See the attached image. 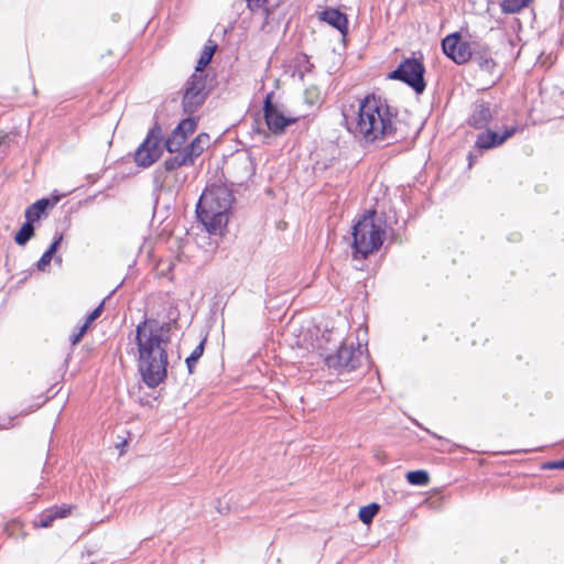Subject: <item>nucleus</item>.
Returning a JSON list of instances; mask_svg holds the SVG:
<instances>
[{"label":"nucleus","instance_id":"obj_1","mask_svg":"<svg viewBox=\"0 0 564 564\" xmlns=\"http://www.w3.org/2000/svg\"><path fill=\"white\" fill-rule=\"evenodd\" d=\"M170 338V323L145 318L137 325L138 369L149 388L158 387L166 378V346Z\"/></svg>","mask_w":564,"mask_h":564},{"label":"nucleus","instance_id":"obj_2","mask_svg":"<svg viewBox=\"0 0 564 564\" xmlns=\"http://www.w3.org/2000/svg\"><path fill=\"white\" fill-rule=\"evenodd\" d=\"M344 118L347 129L366 144L395 137L397 111L381 97L366 96L354 116L344 112Z\"/></svg>","mask_w":564,"mask_h":564},{"label":"nucleus","instance_id":"obj_3","mask_svg":"<svg viewBox=\"0 0 564 564\" xmlns=\"http://www.w3.org/2000/svg\"><path fill=\"white\" fill-rule=\"evenodd\" d=\"M234 202L232 193L225 185H210L202 193L196 215L210 235H221L228 223Z\"/></svg>","mask_w":564,"mask_h":564},{"label":"nucleus","instance_id":"obj_4","mask_svg":"<svg viewBox=\"0 0 564 564\" xmlns=\"http://www.w3.org/2000/svg\"><path fill=\"white\" fill-rule=\"evenodd\" d=\"M375 212H368L352 228L354 257L362 259L379 250L383 243L384 230L375 223Z\"/></svg>","mask_w":564,"mask_h":564},{"label":"nucleus","instance_id":"obj_5","mask_svg":"<svg viewBox=\"0 0 564 564\" xmlns=\"http://www.w3.org/2000/svg\"><path fill=\"white\" fill-rule=\"evenodd\" d=\"M425 67L416 58H406L389 74V78L408 84L416 94H422L426 87L424 80Z\"/></svg>","mask_w":564,"mask_h":564},{"label":"nucleus","instance_id":"obj_6","mask_svg":"<svg viewBox=\"0 0 564 564\" xmlns=\"http://www.w3.org/2000/svg\"><path fill=\"white\" fill-rule=\"evenodd\" d=\"M207 76L204 73H194L185 83L183 94V111L187 115L196 112L204 104L208 91L206 89Z\"/></svg>","mask_w":564,"mask_h":564},{"label":"nucleus","instance_id":"obj_7","mask_svg":"<svg viewBox=\"0 0 564 564\" xmlns=\"http://www.w3.org/2000/svg\"><path fill=\"white\" fill-rule=\"evenodd\" d=\"M364 359L361 344L357 343H343L335 354L327 355L325 361L329 368L338 371H351L357 369Z\"/></svg>","mask_w":564,"mask_h":564},{"label":"nucleus","instance_id":"obj_8","mask_svg":"<svg viewBox=\"0 0 564 564\" xmlns=\"http://www.w3.org/2000/svg\"><path fill=\"white\" fill-rule=\"evenodd\" d=\"M161 140L162 129L155 123L135 151L134 161L139 166L149 167L161 156Z\"/></svg>","mask_w":564,"mask_h":564},{"label":"nucleus","instance_id":"obj_9","mask_svg":"<svg viewBox=\"0 0 564 564\" xmlns=\"http://www.w3.org/2000/svg\"><path fill=\"white\" fill-rule=\"evenodd\" d=\"M442 48L444 54L456 64H464L471 57L469 44L460 40L459 33L447 35L442 41Z\"/></svg>","mask_w":564,"mask_h":564},{"label":"nucleus","instance_id":"obj_10","mask_svg":"<svg viewBox=\"0 0 564 564\" xmlns=\"http://www.w3.org/2000/svg\"><path fill=\"white\" fill-rule=\"evenodd\" d=\"M263 112L267 126L273 133L283 132L288 126L296 121V118H288L279 111L271 101V94L267 95L264 99Z\"/></svg>","mask_w":564,"mask_h":564},{"label":"nucleus","instance_id":"obj_11","mask_svg":"<svg viewBox=\"0 0 564 564\" xmlns=\"http://www.w3.org/2000/svg\"><path fill=\"white\" fill-rule=\"evenodd\" d=\"M196 129V120L194 118L183 119L172 131L165 141V148L170 153L177 152L185 143L187 137Z\"/></svg>","mask_w":564,"mask_h":564},{"label":"nucleus","instance_id":"obj_12","mask_svg":"<svg viewBox=\"0 0 564 564\" xmlns=\"http://www.w3.org/2000/svg\"><path fill=\"white\" fill-rule=\"evenodd\" d=\"M519 128L517 126H511L506 128L502 133H497L491 130H486L478 134L476 140V147L480 150H489L505 143L509 138H511Z\"/></svg>","mask_w":564,"mask_h":564},{"label":"nucleus","instance_id":"obj_13","mask_svg":"<svg viewBox=\"0 0 564 564\" xmlns=\"http://www.w3.org/2000/svg\"><path fill=\"white\" fill-rule=\"evenodd\" d=\"M492 119V111L489 104L484 100H477L473 104L471 113L467 123L475 129L486 128Z\"/></svg>","mask_w":564,"mask_h":564},{"label":"nucleus","instance_id":"obj_14","mask_svg":"<svg viewBox=\"0 0 564 564\" xmlns=\"http://www.w3.org/2000/svg\"><path fill=\"white\" fill-rule=\"evenodd\" d=\"M318 20L328 23L336 30L340 32L343 36H346L348 33V19L345 13H341L339 10L334 8L325 9L321 12H317Z\"/></svg>","mask_w":564,"mask_h":564},{"label":"nucleus","instance_id":"obj_15","mask_svg":"<svg viewBox=\"0 0 564 564\" xmlns=\"http://www.w3.org/2000/svg\"><path fill=\"white\" fill-rule=\"evenodd\" d=\"M70 507H52L45 511H43L39 519L35 522V525L39 528H48L53 524L55 519H62L69 514Z\"/></svg>","mask_w":564,"mask_h":564},{"label":"nucleus","instance_id":"obj_16","mask_svg":"<svg viewBox=\"0 0 564 564\" xmlns=\"http://www.w3.org/2000/svg\"><path fill=\"white\" fill-rule=\"evenodd\" d=\"M208 142V134L200 133L188 145H186L183 149L186 156L189 155L192 164H194L195 159L198 158L204 152V149L207 147Z\"/></svg>","mask_w":564,"mask_h":564},{"label":"nucleus","instance_id":"obj_17","mask_svg":"<svg viewBox=\"0 0 564 564\" xmlns=\"http://www.w3.org/2000/svg\"><path fill=\"white\" fill-rule=\"evenodd\" d=\"M51 205L50 199L42 198L30 205L24 213L26 220L34 223L39 220Z\"/></svg>","mask_w":564,"mask_h":564},{"label":"nucleus","instance_id":"obj_18","mask_svg":"<svg viewBox=\"0 0 564 564\" xmlns=\"http://www.w3.org/2000/svg\"><path fill=\"white\" fill-rule=\"evenodd\" d=\"M174 153L175 154L173 156L164 161V166L166 171H173L181 166L193 165L189 160V155L186 156L183 149Z\"/></svg>","mask_w":564,"mask_h":564},{"label":"nucleus","instance_id":"obj_19","mask_svg":"<svg viewBox=\"0 0 564 564\" xmlns=\"http://www.w3.org/2000/svg\"><path fill=\"white\" fill-rule=\"evenodd\" d=\"M34 235L33 223L26 220L14 236V241L19 246H24Z\"/></svg>","mask_w":564,"mask_h":564},{"label":"nucleus","instance_id":"obj_20","mask_svg":"<svg viewBox=\"0 0 564 564\" xmlns=\"http://www.w3.org/2000/svg\"><path fill=\"white\" fill-rule=\"evenodd\" d=\"M531 0H502L501 11L507 14L520 12L523 8L528 7Z\"/></svg>","mask_w":564,"mask_h":564},{"label":"nucleus","instance_id":"obj_21","mask_svg":"<svg viewBox=\"0 0 564 564\" xmlns=\"http://www.w3.org/2000/svg\"><path fill=\"white\" fill-rule=\"evenodd\" d=\"M406 480L414 486H426L430 481V476L425 470H413L406 474Z\"/></svg>","mask_w":564,"mask_h":564},{"label":"nucleus","instance_id":"obj_22","mask_svg":"<svg viewBox=\"0 0 564 564\" xmlns=\"http://www.w3.org/2000/svg\"><path fill=\"white\" fill-rule=\"evenodd\" d=\"M204 348H205V339L202 340L195 348L194 350L191 352V355L186 358L185 362H186V366H187V369H188V372L192 373L194 371V368L197 364V361L199 360V358L203 356L204 354Z\"/></svg>","mask_w":564,"mask_h":564},{"label":"nucleus","instance_id":"obj_23","mask_svg":"<svg viewBox=\"0 0 564 564\" xmlns=\"http://www.w3.org/2000/svg\"><path fill=\"white\" fill-rule=\"evenodd\" d=\"M378 511L379 506L377 503H370L368 506L361 507L359 510V519L362 523L369 524Z\"/></svg>","mask_w":564,"mask_h":564},{"label":"nucleus","instance_id":"obj_24","mask_svg":"<svg viewBox=\"0 0 564 564\" xmlns=\"http://www.w3.org/2000/svg\"><path fill=\"white\" fill-rule=\"evenodd\" d=\"M216 46H205L197 62L196 72L197 74L203 73V69L210 63Z\"/></svg>","mask_w":564,"mask_h":564},{"label":"nucleus","instance_id":"obj_25","mask_svg":"<svg viewBox=\"0 0 564 564\" xmlns=\"http://www.w3.org/2000/svg\"><path fill=\"white\" fill-rule=\"evenodd\" d=\"M476 61H477L478 66L482 70H485L489 74L494 73V70L496 68V63L490 56L481 55V56L476 57Z\"/></svg>","mask_w":564,"mask_h":564},{"label":"nucleus","instance_id":"obj_26","mask_svg":"<svg viewBox=\"0 0 564 564\" xmlns=\"http://www.w3.org/2000/svg\"><path fill=\"white\" fill-rule=\"evenodd\" d=\"M53 257H54L53 253L45 251L36 263L37 270L44 272L46 270V268L48 267V264L51 263Z\"/></svg>","mask_w":564,"mask_h":564},{"label":"nucleus","instance_id":"obj_27","mask_svg":"<svg viewBox=\"0 0 564 564\" xmlns=\"http://www.w3.org/2000/svg\"><path fill=\"white\" fill-rule=\"evenodd\" d=\"M267 2L268 0H247V6L252 12H256L263 9Z\"/></svg>","mask_w":564,"mask_h":564},{"label":"nucleus","instance_id":"obj_28","mask_svg":"<svg viewBox=\"0 0 564 564\" xmlns=\"http://www.w3.org/2000/svg\"><path fill=\"white\" fill-rule=\"evenodd\" d=\"M86 332H87V326H80L78 332L70 336L72 345L78 344Z\"/></svg>","mask_w":564,"mask_h":564},{"label":"nucleus","instance_id":"obj_29","mask_svg":"<svg viewBox=\"0 0 564 564\" xmlns=\"http://www.w3.org/2000/svg\"><path fill=\"white\" fill-rule=\"evenodd\" d=\"M62 240H63V235L59 234L58 236L55 237L54 241L51 243V246L48 247V249L46 251L55 254V252L57 251Z\"/></svg>","mask_w":564,"mask_h":564},{"label":"nucleus","instance_id":"obj_30","mask_svg":"<svg viewBox=\"0 0 564 564\" xmlns=\"http://www.w3.org/2000/svg\"><path fill=\"white\" fill-rule=\"evenodd\" d=\"M102 310H104V302L100 303L89 315L90 317L95 321L97 319L101 313H102Z\"/></svg>","mask_w":564,"mask_h":564},{"label":"nucleus","instance_id":"obj_31","mask_svg":"<svg viewBox=\"0 0 564 564\" xmlns=\"http://www.w3.org/2000/svg\"><path fill=\"white\" fill-rule=\"evenodd\" d=\"M549 467L550 468H555V469H564V458L560 459V460H555V462L549 463Z\"/></svg>","mask_w":564,"mask_h":564},{"label":"nucleus","instance_id":"obj_32","mask_svg":"<svg viewBox=\"0 0 564 564\" xmlns=\"http://www.w3.org/2000/svg\"><path fill=\"white\" fill-rule=\"evenodd\" d=\"M93 322H94V319L90 317V315H88L86 317L85 323L82 326H87V328H88Z\"/></svg>","mask_w":564,"mask_h":564},{"label":"nucleus","instance_id":"obj_33","mask_svg":"<svg viewBox=\"0 0 564 564\" xmlns=\"http://www.w3.org/2000/svg\"><path fill=\"white\" fill-rule=\"evenodd\" d=\"M55 261H56V262H58V263H61V262H62V258H61V257H56V258H55Z\"/></svg>","mask_w":564,"mask_h":564}]
</instances>
